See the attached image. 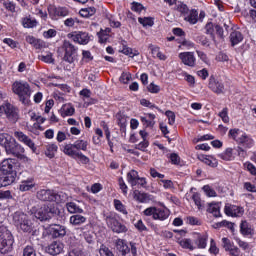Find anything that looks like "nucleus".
<instances>
[{"label": "nucleus", "instance_id": "f257e3e1", "mask_svg": "<svg viewBox=\"0 0 256 256\" xmlns=\"http://www.w3.org/2000/svg\"><path fill=\"white\" fill-rule=\"evenodd\" d=\"M228 137L237 143L238 146L236 151L238 153V157H242V159L247 157L246 149H251V147L255 145V140H253V138L239 128L230 129L228 132Z\"/></svg>", "mask_w": 256, "mask_h": 256}, {"label": "nucleus", "instance_id": "f03ea898", "mask_svg": "<svg viewBox=\"0 0 256 256\" xmlns=\"http://www.w3.org/2000/svg\"><path fill=\"white\" fill-rule=\"evenodd\" d=\"M12 91L15 95L18 96L19 101L24 105L29 103V99L31 98V86L26 81H15L12 84Z\"/></svg>", "mask_w": 256, "mask_h": 256}, {"label": "nucleus", "instance_id": "7ed1b4c3", "mask_svg": "<svg viewBox=\"0 0 256 256\" xmlns=\"http://www.w3.org/2000/svg\"><path fill=\"white\" fill-rule=\"evenodd\" d=\"M12 221L15 227H17V229H20L24 233H31L33 231V223L29 219V216L24 212H15L12 216Z\"/></svg>", "mask_w": 256, "mask_h": 256}, {"label": "nucleus", "instance_id": "20e7f679", "mask_svg": "<svg viewBox=\"0 0 256 256\" xmlns=\"http://www.w3.org/2000/svg\"><path fill=\"white\" fill-rule=\"evenodd\" d=\"M103 217L108 229H111L113 233L120 234V233H127V231H129V229L127 228V226H125V224L117 220V217H115V214L113 212L106 213L104 214Z\"/></svg>", "mask_w": 256, "mask_h": 256}, {"label": "nucleus", "instance_id": "39448f33", "mask_svg": "<svg viewBox=\"0 0 256 256\" xmlns=\"http://www.w3.org/2000/svg\"><path fill=\"white\" fill-rule=\"evenodd\" d=\"M145 217H152L154 221H166L171 215V211L167 208L148 207L143 211Z\"/></svg>", "mask_w": 256, "mask_h": 256}, {"label": "nucleus", "instance_id": "423d86ee", "mask_svg": "<svg viewBox=\"0 0 256 256\" xmlns=\"http://www.w3.org/2000/svg\"><path fill=\"white\" fill-rule=\"evenodd\" d=\"M89 143L85 140H76L73 144H65L62 146V151L64 155L71 157L72 155H77L81 151H87Z\"/></svg>", "mask_w": 256, "mask_h": 256}, {"label": "nucleus", "instance_id": "0eeeda50", "mask_svg": "<svg viewBox=\"0 0 256 256\" xmlns=\"http://www.w3.org/2000/svg\"><path fill=\"white\" fill-rule=\"evenodd\" d=\"M13 247V235L9 230L0 231V252L9 253Z\"/></svg>", "mask_w": 256, "mask_h": 256}, {"label": "nucleus", "instance_id": "6e6552de", "mask_svg": "<svg viewBox=\"0 0 256 256\" xmlns=\"http://www.w3.org/2000/svg\"><path fill=\"white\" fill-rule=\"evenodd\" d=\"M4 114L6 115L7 119L11 121V123H17L19 120V112L11 103H5L0 106V117H2Z\"/></svg>", "mask_w": 256, "mask_h": 256}, {"label": "nucleus", "instance_id": "1a4fd4ad", "mask_svg": "<svg viewBox=\"0 0 256 256\" xmlns=\"http://www.w3.org/2000/svg\"><path fill=\"white\" fill-rule=\"evenodd\" d=\"M5 151L7 155H13L17 159H27L23 153H25V148L13 139L9 145L6 146Z\"/></svg>", "mask_w": 256, "mask_h": 256}, {"label": "nucleus", "instance_id": "9d476101", "mask_svg": "<svg viewBox=\"0 0 256 256\" xmlns=\"http://www.w3.org/2000/svg\"><path fill=\"white\" fill-rule=\"evenodd\" d=\"M62 48L65 51L63 60L66 61V63H75V59H77V48L75 45L65 40Z\"/></svg>", "mask_w": 256, "mask_h": 256}, {"label": "nucleus", "instance_id": "9b49d317", "mask_svg": "<svg viewBox=\"0 0 256 256\" xmlns=\"http://www.w3.org/2000/svg\"><path fill=\"white\" fill-rule=\"evenodd\" d=\"M68 39L73 41L74 43H78V45H87L89 41H91V37L89 33L83 31H74L67 34Z\"/></svg>", "mask_w": 256, "mask_h": 256}, {"label": "nucleus", "instance_id": "f8f14e48", "mask_svg": "<svg viewBox=\"0 0 256 256\" xmlns=\"http://www.w3.org/2000/svg\"><path fill=\"white\" fill-rule=\"evenodd\" d=\"M48 15L52 21H58L61 17H69V9L67 7H48Z\"/></svg>", "mask_w": 256, "mask_h": 256}, {"label": "nucleus", "instance_id": "ddd939ff", "mask_svg": "<svg viewBox=\"0 0 256 256\" xmlns=\"http://www.w3.org/2000/svg\"><path fill=\"white\" fill-rule=\"evenodd\" d=\"M55 213V210H53L48 205H43L35 210L34 215L36 219H39L40 221H48V219H51Z\"/></svg>", "mask_w": 256, "mask_h": 256}, {"label": "nucleus", "instance_id": "4468645a", "mask_svg": "<svg viewBox=\"0 0 256 256\" xmlns=\"http://www.w3.org/2000/svg\"><path fill=\"white\" fill-rule=\"evenodd\" d=\"M208 87L216 95H223L225 93V84L219 78H215V76L209 78Z\"/></svg>", "mask_w": 256, "mask_h": 256}, {"label": "nucleus", "instance_id": "2eb2a0df", "mask_svg": "<svg viewBox=\"0 0 256 256\" xmlns=\"http://www.w3.org/2000/svg\"><path fill=\"white\" fill-rule=\"evenodd\" d=\"M17 165V160L13 158H6L2 160L0 163V175L7 174V173H16L15 167Z\"/></svg>", "mask_w": 256, "mask_h": 256}, {"label": "nucleus", "instance_id": "dca6fc26", "mask_svg": "<svg viewBox=\"0 0 256 256\" xmlns=\"http://www.w3.org/2000/svg\"><path fill=\"white\" fill-rule=\"evenodd\" d=\"M14 137L20 142L23 143V145H26V147H29L32 151H36L37 147H35V142L27 136L25 133L21 131H15Z\"/></svg>", "mask_w": 256, "mask_h": 256}, {"label": "nucleus", "instance_id": "f3484780", "mask_svg": "<svg viewBox=\"0 0 256 256\" xmlns=\"http://www.w3.org/2000/svg\"><path fill=\"white\" fill-rule=\"evenodd\" d=\"M224 213L227 217H241L243 216V213H245V209L237 205L226 204L224 207Z\"/></svg>", "mask_w": 256, "mask_h": 256}, {"label": "nucleus", "instance_id": "a211bd4d", "mask_svg": "<svg viewBox=\"0 0 256 256\" xmlns=\"http://www.w3.org/2000/svg\"><path fill=\"white\" fill-rule=\"evenodd\" d=\"M179 59L187 67H195L197 63V58L193 52H181L179 54Z\"/></svg>", "mask_w": 256, "mask_h": 256}, {"label": "nucleus", "instance_id": "6ab92c4d", "mask_svg": "<svg viewBox=\"0 0 256 256\" xmlns=\"http://www.w3.org/2000/svg\"><path fill=\"white\" fill-rule=\"evenodd\" d=\"M5 176L0 177V187H7L13 185L17 179V172H11L4 174Z\"/></svg>", "mask_w": 256, "mask_h": 256}, {"label": "nucleus", "instance_id": "aec40b11", "mask_svg": "<svg viewBox=\"0 0 256 256\" xmlns=\"http://www.w3.org/2000/svg\"><path fill=\"white\" fill-rule=\"evenodd\" d=\"M69 223L72 227H81V225H85V223H87V217L81 214H74L70 217Z\"/></svg>", "mask_w": 256, "mask_h": 256}, {"label": "nucleus", "instance_id": "412c9836", "mask_svg": "<svg viewBox=\"0 0 256 256\" xmlns=\"http://www.w3.org/2000/svg\"><path fill=\"white\" fill-rule=\"evenodd\" d=\"M63 249V243L54 241L48 246L47 251L50 255H59L60 253H63Z\"/></svg>", "mask_w": 256, "mask_h": 256}, {"label": "nucleus", "instance_id": "4be33fe9", "mask_svg": "<svg viewBox=\"0 0 256 256\" xmlns=\"http://www.w3.org/2000/svg\"><path fill=\"white\" fill-rule=\"evenodd\" d=\"M53 194V190L42 189L37 192V199L40 201H53Z\"/></svg>", "mask_w": 256, "mask_h": 256}, {"label": "nucleus", "instance_id": "5701e85b", "mask_svg": "<svg viewBox=\"0 0 256 256\" xmlns=\"http://www.w3.org/2000/svg\"><path fill=\"white\" fill-rule=\"evenodd\" d=\"M184 21H187L190 25H197L199 21V12L195 9L190 10L184 17Z\"/></svg>", "mask_w": 256, "mask_h": 256}, {"label": "nucleus", "instance_id": "b1692460", "mask_svg": "<svg viewBox=\"0 0 256 256\" xmlns=\"http://www.w3.org/2000/svg\"><path fill=\"white\" fill-rule=\"evenodd\" d=\"M21 24L25 29H33L39 25V22H37V19L31 18V16H26L22 18Z\"/></svg>", "mask_w": 256, "mask_h": 256}, {"label": "nucleus", "instance_id": "393cba45", "mask_svg": "<svg viewBox=\"0 0 256 256\" xmlns=\"http://www.w3.org/2000/svg\"><path fill=\"white\" fill-rule=\"evenodd\" d=\"M116 249L122 255H127V253H129L131 251V249L127 245V242L123 239L116 240Z\"/></svg>", "mask_w": 256, "mask_h": 256}, {"label": "nucleus", "instance_id": "a878e982", "mask_svg": "<svg viewBox=\"0 0 256 256\" xmlns=\"http://www.w3.org/2000/svg\"><path fill=\"white\" fill-rule=\"evenodd\" d=\"M208 213H211L213 217H222L221 215V203H210L207 209Z\"/></svg>", "mask_w": 256, "mask_h": 256}, {"label": "nucleus", "instance_id": "bb28decb", "mask_svg": "<svg viewBox=\"0 0 256 256\" xmlns=\"http://www.w3.org/2000/svg\"><path fill=\"white\" fill-rule=\"evenodd\" d=\"M35 179L28 178L26 180H23L19 186L20 191H31V189L35 188Z\"/></svg>", "mask_w": 256, "mask_h": 256}, {"label": "nucleus", "instance_id": "cd10ccee", "mask_svg": "<svg viewBox=\"0 0 256 256\" xmlns=\"http://www.w3.org/2000/svg\"><path fill=\"white\" fill-rule=\"evenodd\" d=\"M126 179L131 187H136L137 180L139 179V172H137L136 170H130L127 173Z\"/></svg>", "mask_w": 256, "mask_h": 256}, {"label": "nucleus", "instance_id": "c85d7f7f", "mask_svg": "<svg viewBox=\"0 0 256 256\" xmlns=\"http://www.w3.org/2000/svg\"><path fill=\"white\" fill-rule=\"evenodd\" d=\"M66 209L68 213H71L72 215L83 213V208L79 207V205H77L75 202L66 203Z\"/></svg>", "mask_w": 256, "mask_h": 256}, {"label": "nucleus", "instance_id": "c756f323", "mask_svg": "<svg viewBox=\"0 0 256 256\" xmlns=\"http://www.w3.org/2000/svg\"><path fill=\"white\" fill-rule=\"evenodd\" d=\"M65 235H67V228H65V226L55 225L52 228V236L56 239L59 237H65Z\"/></svg>", "mask_w": 256, "mask_h": 256}, {"label": "nucleus", "instance_id": "7c9ffc66", "mask_svg": "<svg viewBox=\"0 0 256 256\" xmlns=\"http://www.w3.org/2000/svg\"><path fill=\"white\" fill-rule=\"evenodd\" d=\"M58 150H59V146H57V144L50 143L46 145L45 155L46 157H48V159H53V157H55V154L57 153Z\"/></svg>", "mask_w": 256, "mask_h": 256}, {"label": "nucleus", "instance_id": "2f4dec72", "mask_svg": "<svg viewBox=\"0 0 256 256\" xmlns=\"http://www.w3.org/2000/svg\"><path fill=\"white\" fill-rule=\"evenodd\" d=\"M230 41L232 43V46L235 47V45H239L241 41H243V34L239 31H233L230 34Z\"/></svg>", "mask_w": 256, "mask_h": 256}, {"label": "nucleus", "instance_id": "473e14b6", "mask_svg": "<svg viewBox=\"0 0 256 256\" xmlns=\"http://www.w3.org/2000/svg\"><path fill=\"white\" fill-rule=\"evenodd\" d=\"M240 231L242 235H253L254 230L246 220H242L240 224Z\"/></svg>", "mask_w": 256, "mask_h": 256}, {"label": "nucleus", "instance_id": "72a5a7b5", "mask_svg": "<svg viewBox=\"0 0 256 256\" xmlns=\"http://www.w3.org/2000/svg\"><path fill=\"white\" fill-rule=\"evenodd\" d=\"M207 239H209V235L207 234L198 236L195 241V245L198 247V249H205L207 247Z\"/></svg>", "mask_w": 256, "mask_h": 256}, {"label": "nucleus", "instance_id": "f704fd0d", "mask_svg": "<svg viewBox=\"0 0 256 256\" xmlns=\"http://www.w3.org/2000/svg\"><path fill=\"white\" fill-rule=\"evenodd\" d=\"M134 199L139 203H147L149 201V194L143 193L139 190L134 191Z\"/></svg>", "mask_w": 256, "mask_h": 256}, {"label": "nucleus", "instance_id": "c9c22d12", "mask_svg": "<svg viewBox=\"0 0 256 256\" xmlns=\"http://www.w3.org/2000/svg\"><path fill=\"white\" fill-rule=\"evenodd\" d=\"M81 17L84 18H89V17H93V15H95V13H97V9L95 7H87V8H82L79 11Z\"/></svg>", "mask_w": 256, "mask_h": 256}, {"label": "nucleus", "instance_id": "e433bc0d", "mask_svg": "<svg viewBox=\"0 0 256 256\" xmlns=\"http://www.w3.org/2000/svg\"><path fill=\"white\" fill-rule=\"evenodd\" d=\"M218 157L223 159V161H233V159H235L233 148H227L223 153L219 154Z\"/></svg>", "mask_w": 256, "mask_h": 256}, {"label": "nucleus", "instance_id": "4c0bfd02", "mask_svg": "<svg viewBox=\"0 0 256 256\" xmlns=\"http://www.w3.org/2000/svg\"><path fill=\"white\" fill-rule=\"evenodd\" d=\"M13 140V137L7 133H1L0 134V145L1 147H4V149L7 148V146L11 143Z\"/></svg>", "mask_w": 256, "mask_h": 256}, {"label": "nucleus", "instance_id": "58836bf2", "mask_svg": "<svg viewBox=\"0 0 256 256\" xmlns=\"http://www.w3.org/2000/svg\"><path fill=\"white\" fill-rule=\"evenodd\" d=\"M176 239L179 243V245H181L183 247V249H189L190 251H193V249H195V247L193 246V243L191 242V239H180L179 237L176 236Z\"/></svg>", "mask_w": 256, "mask_h": 256}, {"label": "nucleus", "instance_id": "ea45409f", "mask_svg": "<svg viewBox=\"0 0 256 256\" xmlns=\"http://www.w3.org/2000/svg\"><path fill=\"white\" fill-rule=\"evenodd\" d=\"M72 159H78V161L80 163H82V165H88V163H90L91 159H89V157L85 156L83 152H80L78 154H73Z\"/></svg>", "mask_w": 256, "mask_h": 256}, {"label": "nucleus", "instance_id": "a19ab883", "mask_svg": "<svg viewBox=\"0 0 256 256\" xmlns=\"http://www.w3.org/2000/svg\"><path fill=\"white\" fill-rule=\"evenodd\" d=\"M81 233L84 235V239L86 242L89 243V245H93L95 243V239H93V236L91 234H87L86 229H89V225H85L79 228Z\"/></svg>", "mask_w": 256, "mask_h": 256}, {"label": "nucleus", "instance_id": "79ce46f5", "mask_svg": "<svg viewBox=\"0 0 256 256\" xmlns=\"http://www.w3.org/2000/svg\"><path fill=\"white\" fill-rule=\"evenodd\" d=\"M68 199V196L66 193L64 192H54L53 194V200L52 201H55V203H65V201H67Z\"/></svg>", "mask_w": 256, "mask_h": 256}, {"label": "nucleus", "instance_id": "37998d69", "mask_svg": "<svg viewBox=\"0 0 256 256\" xmlns=\"http://www.w3.org/2000/svg\"><path fill=\"white\" fill-rule=\"evenodd\" d=\"M26 41L36 49H41V47H43V41L38 40L33 36H26Z\"/></svg>", "mask_w": 256, "mask_h": 256}, {"label": "nucleus", "instance_id": "c03bdc74", "mask_svg": "<svg viewBox=\"0 0 256 256\" xmlns=\"http://www.w3.org/2000/svg\"><path fill=\"white\" fill-rule=\"evenodd\" d=\"M192 200L194 201L199 211H203V209H205V204L203 203V201H201V196L199 195V193H194L192 195Z\"/></svg>", "mask_w": 256, "mask_h": 256}, {"label": "nucleus", "instance_id": "a18cd8bd", "mask_svg": "<svg viewBox=\"0 0 256 256\" xmlns=\"http://www.w3.org/2000/svg\"><path fill=\"white\" fill-rule=\"evenodd\" d=\"M176 10L181 13V15H183V17H185L186 15H189V7L187 6V4L183 3V2H178V4L176 5Z\"/></svg>", "mask_w": 256, "mask_h": 256}, {"label": "nucleus", "instance_id": "49530a36", "mask_svg": "<svg viewBox=\"0 0 256 256\" xmlns=\"http://www.w3.org/2000/svg\"><path fill=\"white\" fill-rule=\"evenodd\" d=\"M114 207L116 211H119V213H122L123 215H127V208H125V205H123V202L121 200L115 199L114 200Z\"/></svg>", "mask_w": 256, "mask_h": 256}, {"label": "nucleus", "instance_id": "de8ad7c7", "mask_svg": "<svg viewBox=\"0 0 256 256\" xmlns=\"http://www.w3.org/2000/svg\"><path fill=\"white\" fill-rule=\"evenodd\" d=\"M138 22L140 23V25L144 27H153V25H155V22L151 17H144V18L139 17Z\"/></svg>", "mask_w": 256, "mask_h": 256}, {"label": "nucleus", "instance_id": "09e8293b", "mask_svg": "<svg viewBox=\"0 0 256 256\" xmlns=\"http://www.w3.org/2000/svg\"><path fill=\"white\" fill-rule=\"evenodd\" d=\"M126 42H122V47L120 48V52L123 53L124 55H128L129 57H135L137 55L136 53L133 52L132 48H129Z\"/></svg>", "mask_w": 256, "mask_h": 256}, {"label": "nucleus", "instance_id": "8fccbe9b", "mask_svg": "<svg viewBox=\"0 0 256 256\" xmlns=\"http://www.w3.org/2000/svg\"><path fill=\"white\" fill-rule=\"evenodd\" d=\"M40 61H43L44 63H54L55 59H53V53L46 52L45 54H42L39 56Z\"/></svg>", "mask_w": 256, "mask_h": 256}, {"label": "nucleus", "instance_id": "3c124183", "mask_svg": "<svg viewBox=\"0 0 256 256\" xmlns=\"http://www.w3.org/2000/svg\"><path fill=\"white\" fill-rule=\"evenodd\" d=\"M206 35H210L212 39H215V25L213 22H208L205 26Z\"/></svg>", "mask_w": 256, "mask_h": 256}, {"label": "nucleus", "instance_id": "603ef678", "mask_svg": "<svg viewBox=\"0 0 256 256\" xmlns=\"http://www.w3.org/2000/svg\"><path fill=\"white\" fill-rule=\"evenodd\" d=\"M222 247L225 251H229L235 247V244L229 238H222Z\"/></svg>", "mask_w": 256, "mask_h": 256}, {"label": "nucleus", "instance_id": "864d4df0", "mask_svg": "<svg viewBox=\"0 0 256 256\" xmlns=\"http://www.w3.org/2000/svg\"><path fill=\"white\" fill-rule=\"evenodd\" d=\"M218 116L222 119L223 123H229V109L223 108L221 112H219Z\"/></svg>", "mask_w": 256, "mask_h": 256}, {"label": "nucleus", "instance_id": "5fc2aeb1", "mask_svg": "<svg viewBox=\"0 0 256 256\" xmlns=\"http://www.w3.org/2000/svg\"><path fill=\"white\" fill-rule=\"evenodd\" d=\"M182 77L189 83L190 87H195V77L187 72H182Z\"/></svg>", "mask_w": 256, "mask_h": 256}, {"label": "nucleus", "instance_id": "6e6d98bb", "mask_svg": "<svg viewBox=\"0 0 256 256\" xmlns=\"http://www.w3.org/2000/svg\"><path fill=\"white\" fill-rule=\"evenodd\" d=\"M3 6L7 11H10V13H15L17 9V4H15V2L12 1L4 2Z\"/></svg>", "mask_w": 256, "mask_h": 256}, {"label": "nucleus", "instance_id": "4d7b16f0", "mask_svg": "<svg viewBox=\"0 0 256 256\" xmlns=\"http://www.w3.org/2000/svg\"><path fill=\"white\" fill-rule=\"evenodd\" d=\"M23 256H37V251L32 246H26L23 250Z\"/></svg>", "mask_w": 256, "mask_h": 256}, {"label": "nucleus", "instance_id": "13d9d810", "mask_svg": "<svg viewBox=\"0 0 256 256\" xmlns=\"http://www.w3.org/2000/svg\"><path fill=\"white\" fill-rule=\"evenodd\" d=\"M82 61H84V63H89L90 61H93V55L89 50L82 51Z\"/></svg>", "mask_w": 256, "mask_h": 256}, {"label": "nucleus", "instance_id": "bf43d9fd", "mask_svg": "<svg viewBox=\"0 0 256 256\" xmlns=\"http://www.w3.org/2000/svg\"><path fill=\"white\" fill-rule=\"evenodd\" d=\"M209 253L212 255H219V249L217 248V243H215L214 239L210 240Z\"/></svg>", "mask_w": 256, "mask_h": 256}, {"label": "nucleus", "instance_id": "052dcab7", "mask_svg": "<svg viewBox=\"0 0 256 256\" xmlns=\"http://www.w3.org/2000/svg\"><path fill=\"white\" fill-rule=\"evenodd\" d=\"M203 191L206 193L207 197H217V192H215L209 185L203 186Z\"/></svg>", "mask_w": 256, "mask_h": 256}, {"label": "nucleus", "instance_id": "680f3d73", "mask_svg": "<svg viewBox=\"0 0 256 256\" xmlns=\"http://www.w3.org/2000/svg\"><path fill=\"white\" fill-rule=\"evenodd\" d=\"M169 159L172 165H179V163H181V157H179V154L177 153L170 154Z\"/></svg>", "mask_w": 256, "mask_h": 256}, {"label": "nucleus", "instance_id": "e2e57ef3", "mask_svg": "<svg viewBox=\"0 0 256 256\" xmlns=\"http://www.w3.org/2000/svg\"><path fill=\"white\" fill-rule=\"evenodd\" d=\"M132 77H131V73L129 72H123L120 76V81L121 83L127 84L129 83V81H131Z\"/></svg>", "mask_w": 256, "mask_h": 256}, {"label": "nucleus", "instance_id": "0e129e2a", "mask_svg": "<svg viewBox=\"0 0 256 256\" xmlns=\"http://www.w3.org/2000/svg\"><path fill=\"white\" fill-rule=\"evenodd\" d=\"M56 141L58 143H63V141H67V133L63 131H58L56 135Z\"/></svg>", "mask_w": 256, "mask_h": 256}, {"label": "nucleus", "instance_id": "69168bd1", "mask_svg": "<svg viewBox=\"0 0 256 256\" xmlns=\"http://www.w3.org/2000/svg\"><path fill=\"white\" fill-rule=\"evenodd\" d=\"M100 256H111L113 252L109 250V248L105 245H102L99 249Z\"/></svg>", "mask_w": 256, "mask_h": 256}, {"label": "nucleus", "instance_id": "338daca9", "mask_svg": "<svg viewBox=\"0 0 256 256\" xmlns=\"http://www.w3.org/2000/svg\"><path fill=\"white\" fill-rule=\"evenodd\" d=\"M147 89L149 93H159L161 91V88L153 82L148 85Z\"/></svg>", "mask_w": 256, "mask_h": 256}, {"label": "nucleus", "instance_id": "774afa93", "mask_svg": "<svg viewBox=\"0 0 256 256\" xmlns=\"http://www.w3.org/2000/svg\"><path fill=\"white\" fill-rule=\"evenodd\" d=\"M244 165H245L247 171H249V173H251L252 175H256L255 165H253L251 162H246Z\"/></svg>", "mask_w": 256, "mask_h": 256}]
</instances>
